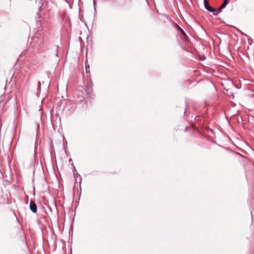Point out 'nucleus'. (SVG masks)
Here are the masks:
<instances>
[{"label":"nucleus","mask_w":254,"mask_h":254,"mask_svg":"<svg viewBox=\"0 0 254 254\" xmlns=\"http://www.w3.org/2000/svg\"><path fill=\"white\" fill-rule=\"evenodd\" d=\"M204 5L205 8L209 11L214 12L216 11V9L211 7L208 3L207 0H204Z\"/></svg>","instance_id":"nucleus-1"},{"label":"nucleus","mask_w":254,"mask_h":254,"mask_svg":"<svg viewBox=\"0 0 254 254\" xmlns=\"http://www.w3.org/2000/svg\"><path fill=\"white\" fill-rule=\"evenodd\" d=\"M227 5V3L223 2V3L222 4V5L220 6V7L222 9L224 8L226 5Z\"/></svg>","instance_id":"nucleus-7"},{"label":"nucleus","mask_w":254,"mask_h":254,"mask_svg":"<svg viewBox=\"0 0 254 254\" xmlns=\"http://www.w3.org/2000/svg\"><path fill=\"white\" fill-rule=\"evenodd\" d=\"M224 2L228 4L229 2V0H224Z\"/></svg>","instance_id":"nucleus-10"},{"label":"nucleus","mask_w":254,"mask_h":254,"mask_svg":"<svg viewBox=\"0 0 254 254\" xmlns=\"http://www.w3.org/2000/svg\"><path fill=\"white\" fill-rule=\"evenodd\" d=\"M36 1H39V2H41L42 0H36Z\"/></svg>","instance_id":"nucleus-14"},{"label":"nucleus","mask_w":254,"mask_h":254,"mask_svg":"<svg viewBox=\"0 0 254 254\" xmlns=\"http://www.w3.org/2000/svg\"><path fill=\"white\" fill-rule=\"evenodd\" d=\"M175 27L183 35L185 39L188 38V36L184 31L176 23L175 24Z\"/></svg>","instance_id":"nucleus-3"},{"label":"nucleus","mask_w":254,"mask_h":254,"mask_svg":"<svg viewBox=\"0 0 254 254\" xmlns=\"http://www.w3.org/2000/svg\"><path fill=\"white\" fill-rule=\"evenodd\" d=\"M72 165L73 166L72 170H73V174H74V175H75V174H77V171H76L75 168L73 164H72Z\"/></svg>","instance_id":"nucleus-6"},{"label":"nucleus","mask_w":254,"mask_h":254,"mask_svg":"<svg viewBox=\"0 0 254 254\" xmlns=\"http://www.w3.org/2000/svg\"><path fill=\"white\" fill-rule=\"evenodd\" d=\"M89 67V65L88 66V67H87V65H86L85 68H86V71L87 72H88L87 69H88Z\"/></svg>","instance_id":"nucleus-11"},{"label":"nucleus","mask_w":254,"mask_h":254,"mask_svg":"<svg viewBox=\"0 0 254 254\" xmlns=\"http://www.w3.org/2000/svg\"><path fill=\"white\" fill-rule=\"evenodd\" d=\"M69 161H71V159H70L69 160Z\"/></svg>","instance_id":"nucleus-16"},{"label":"nucleus","mask_w":254,"mask_h":254,"mask_svg":"<svg viewBox=\"0 0 254 254\" xmlns=\"http://www.w3.org/2000/svg\"><path fill=\"white\" fill-rule=\"evenodd\" d=\"M41 89V82H38V90H40Z\"/></svg>","instance_id":"nucleus-8"},{"label":"nucleus","mask_w":254,"mask_h":254,"mask_svg":"<svg viewBox=\"0 0 254 254\" xmlns=\"http://www.w3.org/2000/svg\"><path fill=\"white\" fill-rule=\"evenodd\" d=\"M89 67V65L88 66V67H87V65H86L85 68H86V71L87 72H88L87 69H88Z\"/></svg>","instance_id":"nucleus-12"},{"label":"nucleus","mask_w":254,"mask_h":254,"mask_svg":"<svg viewBox=\"0 0 254 254\" xmlns=\"http://www.w3.org/2000/svg\"><path fill=\"white\" fill-rule=\"evenodd\" d=\"M56 56H58V46L56 47Z\"/></svg>","instance_id":"nucleus-9"},{"label":"nucleus","mask_w":254,"mask_h":254,"mask_svg":"<svg viewBox=\"0 0 254 254\" xmlns=\"http://www.w3.org/2000/svg\"><path fill=\"white\" fill-rule=\"evenodd\" d=\"M91 85H92V83H90V84H89L87 86V92L89 93V94H90V92H92V89L91 88Z\"/></svg>","instance_id":"nucleus-4"},{"label":"nucleus","mask_w":254,"mask_h":254,"mask_svg":"<svg viewBox=\"0 0 254 254\" xmlns=\"http://www.w3.org/2000/svg\"><path fill=\"white\" fill-rule=\"evenodd\" d=\"M187 131V127H186V128H185V131Z\"/></svg>","instance_id":"nucleus-15"},{"label":"nucleus","mask_w":254,"mask_h":254,"mask_svg":"<svg viewBox=\"0 0 254 254\" xmlns=\"http://www.w3.org/2000/svg\"><path fill=\"white\" fill-rule=\"evenodd\" d=\"M30 208L31 211L33 213H36L37 211V205L33 200H31L30 202Z\"/></svg>","instance_id":"nucleus-2"},{"label":"nucleus","mask_w":254,"mask_h":254,"mask_svg":"<svg viewBox=\"0 0 254 254\" xmlns=\"http://www.w3.org/2000/svg\"><path fill=\"white\" fill-rule=\"evenodd\" d=\"M222 8H221L220 7L218 9V10H216L214 12V14L215 15H218L219 13L221 12Z\"/></svg>","instance_id":"nucleus-5"},{"label":"nucleus","mask_w":254,"mask_h":254,"mask_svg":"<svg viewBox=\"0 0 254 254\" xmlns=\"http://www.w3.org/2000/svg\"><path fill=\"white\" fill-rule=\"evenodd\" d=\"M93 5L95 6V0H93Z\"/></svg>","instance_id":"nucleus-13"}]
</instances>
